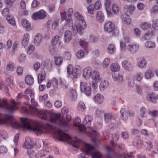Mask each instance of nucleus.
<instances>
[{"mask_svg":"<svg viewBox=\"0 0 158 158\" xmlns=\"http://www.w3.org/2000/svg\"><path fill=\"white\" fill-rule=\"evenodd\" d=\"M5 123L10 125L12 127L18 129L24 128L30 131H34L37 135L40 136L43 133L57 132L59 137L58 140L61 141H66L73 147L77 148V138H71L60 129L57 128L51 124L47 123L40 126L39 124L32 120L26 118H21V125L12 116L6 115L5 116Z\"/></svg>","mask_w":158,"mask_h":158,"instance_id":"1","label":"nucleus"},{"mask_svg":"<svg viewBox=\"0 0 158 158\" xmlns=\"http://www.w3.org/2000/svg\"><path fill=\"white\" fill-rule=\"evenodd\" d=\"M31 102L33 106L30 105V109L37 112L40 118L46 121H49L53 123L57 124L60 126H66L68 125V122L63 119L61 116L58 114L52 113L48 111L39 110L36 108L38 104L35 102V99L31 98Z\"/></svg>","mask_w":158,"mask_h":158,"instance_id":"2","label":"nucleus"},{"mask_svg":"<svg viewBox=\"0 0 158 158\" xmlns=\"http://www.w3.org/2000/svg\"><path fill=\"white\" fill-rule=\"evenodd\" d=\"M84 152L78 155L79 158H88V155L92 156V158H101L102 156L100 152L95 151L94 147L88 143L85 144Z\"/></svg>","mask_w":158,"mask_h":158,"instance_id":"3","label":"nucleus"},{"mask_svg":"<svg viewBox=\"0 0 158 158\" xmlns=\"http://www.w3.org/2000/svg\"><path fill=\"white\" fill-rule=\"evenodd\" d=\"M10 101L13 105H8L6 99L0 98V108L5 109L11 112L17 110L19 104V102L15 101L12 98L11 99Z\"/></svg>","mask_w":158,"mask_h":158,"instance_id":"4","label":"nucleus"},{"mask_svg":"<svg viewBox=\"0 0 158 158\" xmlns=\"http://www.w3.org/2000/svg\"><path fill=\"white\" fill-rule=\"evenodd\" d=\"M81 122V119L78 117H76L75 118L74 125L76 126H78L79 130L81 131H84L85 130H88L90 131V134L92 135L94 134L97 133V132L95 130L93 129V128L87 127L86 128L85 126L81 124L80 125H77Z\"/></svg>","mask_w":158,"mask_h":158,"instance_id":"5","label":"nucleus"},{"mask_svg":"<svg viewBox=\"0 0 158 158\" xmlns=\"http://www.w3.org/2000/svg\"><path fill=\"white\" fill-rule=\"evenodd\" d=\"M111 74L113 80L118 83H121L123 80V76L121 74L119 70H112Z\"/></svg>","mask_w":158,"mask_h":158,"instance_id":"6","label":"nucleus"},{"mask_svg":"<svg viewBox=\"0 0 158 158\" xmlns=\"http://www.w3.org/2000/svg\"><path fill=\"white\" fill-rule=\"evenodd\" d=\"M87 27V25L85 21L80 22L76 25L73 27V29L76 30L80 34H82V31Z\"/></svg>","mask_w":158,"mask_h":158,"instance_id":"7","label":"nucleus"},{"mask_svg":"<svg viewBox=\"0 0 158 158\" xmlns=\"http://www.w3.org/2000/svg\"><path fill=\"white\" fill-rule=\"evenodd\" d=\"M47 15L46 12L42 10L38 12H35L32 15V18L34 20L41 19L45 18Z\"/></svg>","mask_w":158,"mask_h":158,"instance_id":"8","label":"nucleus"},{"mask_svg":"<svg viewBox=\"0 0 158 158\" xmlns=\"http://www.w3.org/2000/svg\"><path fill=\"white\" fill-rule=\"evenodd\" d=\"M58 84L57 80L55 78H53L52 79L48 80L46 84L47 88L51 87H53V90H56L58 89Z\"/></svg>","mask_w":158,"mask_h":158,"instance_id":"9","label":"nucleus"},{"mask_svg":"<svg viewBox=\"0 0 158 158\" xmlns=\"http://www.w3.org/2000/svg\"><path fill=\"white\" fill-rule=\"evenodd\" d=\"M80 89L81 92H84L87 96H89L91 94V89L85 83L81 82L80 83Z\"/></svg>","mask_w":158,"mask_h":158,"instance_id":"10","label":"nucleus"},{"mask_svg":"<svg viewBox=\"0 0 158 158\" xmlns=\"http://www.w3.org/2000/svg\"><path fill=\"white\" fill-rule=\"evenodd\" d=\"M115 29L114 24L110 21L107 22L104 25V31L108 33H111L114 31Z\"/></svg>","mask_w":158,"mask_h":158,"instance_id":"11","label":"nucleus"},{"mask_svg":"<svg viewBox=\"0 0 158 158\" xmlns=\"http://www.w3.org/2000/svg\"><path fill=\"white\" fill-rule=\"evenodd\" d=\"M127 50L132 54H135L139 50V46L137 44H129L127 46Z\"/></svg>","mask_w":158,"mask_h":158,"instance_id":"12","label":"nucleus"},{"mask_svg":"<svg viewBox=\"0 0 158 158\" xmlns=\"http://www.w3.org/2000/svg\"><path fill=\"white\" fill-rule=\"evenodd\" d=\"M21 24L23 27L27 31H31L33 29V26L29 21L26 19H23L21 21Z\"/></svg>","mask_w":158,"mask_h":158,"instance_id":"13","label":"nucleus"},{"mask_svg":"<svg viewBox=\"0 0 158 158\" xmlns=\"http://www.w3.org/2000/svg\"><path fill=\"white\" fill-rule=\"evenodd\" d=\"M73 38V34L72 32L69 31H66L64 34V41L65 44L69 43Z\"/></svg>","mask_w":158,"mask_h":158,"instance_id":"14","label":"nucleus"},{"mask_svg":"<svg viewBox=\"0 0 158 158\" xmlns=\"http://www.w3.org/2000/svg\"><path fill=\"white\" fill-rule=\"evenodd\" d=\"M93 70L91 77H92L93 80L95 82H99L102 79L99 73L97 70Z\"/></svg>","mask_w":158,"mask_h":158,"instance_id":"15","label":"nucleus"},{"mask_svg":"<svg viewBox=\"0 0 158 158\" xmlns=\"http://www.w3.org/2000/svg\"><path fill=\"white\" fill-rule=\"evenodd\" d=\"M23 147L28 149H31L33 148V145L31 142V138L29 137L26 138L25 143L23 145Z\"/></svg>","mask_w":158,"mask_h":158,"instance_id":"16","label":"nucleus"},{"mask_svg":"<svg viewBox=\"0 0 158 158\" xmlns=\"http://www.w3.org/2000/svg\"><path fill=\"white\" fill-rule=\"evenodd\" d=\"M135 9V6L132 5H126L124 7V11L126 15H131Z\"/></svg>","mask_w":158,"mask_h":158,"instance_id":"17","label":"nucleus"},{"mask_svg":"<svg viewBox=\"0 0 158 158\" xmlns=\"http://www.w3.org/2000/svg\"><path fill=\"white\" fill-rule=\"evenodd\" d=\"M157 96L156 94L154 93L150 92L147 96V99L149 102L153 103H155Z\"/></svg>","mask_w":158,"mask_h":158,"instance_id":"18","label":"nucleus"},{"mask_svg":"<svg viewBox=\"0 0 158 158\" xmlns=\"http://www.w3.org/2000/svg\"><path fill=\"white\" fill-rule=\"evenodd\" d=\"M146 110L144 107H142L140 109L139 115L138 117V119L139 123H141L142 121L141 120V118H146L147 115H146Z\"/></svg>","mask_w":158,"mask_h":158,"instance_id":"19","label":"nucleus"},{"mask_svg":"<svg viewBox=\"0 0 158 158\" xmlns=\"http://www.w3.org/2000/svg\"><path fill=\"white\" fill-rule=\"evenodd\" d=\"M25 82L27 85H31L34 83V79L31 75H27L25 78Z\"/></svg>","mask_w":158,"mask_h":158,"instance_id":"20","label":"nucleus"},{"mask_svg":"<svg viewBox=\"0 0 158 158\" xmlns=\"http://www.w3.org/2000/svg\"><path fill=\"white\" fill-rule=\"evenodd\" d=\"M121 19L123 22L126 24L129 25L131 23V20L129 16L125 14L122 15Z\"/></svg>","mask_w":158,"mask_h":158,"instance_id":"21","label":"nucleus"},{"mask_svg":"<svg viewBox=\"0 0 158 158\" xmlns=\"http://www.w3.org/2000/svg\"><path fill=\"white\" fill-rule=\"evenodd\" d=\"M93 99L96 102L101 104L103 101L104 97L102 94H98L94 97Z\"/></svg>","mask_w":158,"mask_h":158,"instance_id":"22","label":"nucleus"},{"mask_svg":"<svg viewBox=\"0 0 158 158\" xmlns=\"http://www.w3.org/2000/svg\"><path fill=\"white\" fill-rule=\"evenodd\" d=\"M121 118L123 120H127L128 117L129 112L124 108H122L120 110Z\"/></svg>","mask_w":158,"mask_h":158,"instance_id":"23","label":"nucleus"},{"mask_svg":"<svg viewBox=\"0 0 158 158\" xmlns=\"http://www.w3.org/2000/svg\"><path fill=\"white\" fill-rule=\"evenodd\" d=\"M29 35L27 33L24 34L22 41V44L24 47L26 46L28 44L29 40Z\"/></svg>","mask_w":158,"mask_h":158,"instance_id":"24","label":"nucleus"},{"mask_svg":"<svg viewBox=\"0 0 158 158\" xmlns=\"http://www.w3.org/2000/svg\"><path fill=\"white\" fill-rule=\"evenodd\" d=\"M45 72L44 70H42L40 73L38 75V81L39 84L41 83L45 80Z\"/></svg>","mask_w":158,"mask_h":158,"instance_id":"25","label":"nucleus"},{"mask_svg":"<svg viewBox=\"0 0 158 158\" xmlns=\"http://www.w3.org/2000/svg\"><path fill=\"white\" fill-rule=\"evenodd\" d=\"M42 40V37L40 34L36 35L35 37L34 43L35 45L39 46Z\"/></svg>","mask_w":158,"mask_h":158,"instance_id":"26","label":"nucleus"},{"mask_svg":"<svg viewBox=\"0 0 158 158\" xmlns=\"http://www.w3.org/2000/svg\"><path fill=\"white\" fill-rule=\"evenodd\" d=\"M95 18L100 23L102 22L104 19V16L102 12L101 11H98L96 13L95 15Z\"/></svg>","mask_w":158,"mask_h":158,"instance_id":"27","label":"nucleus"},{"mask_svg":"<svg viewBox=\"0 0 158 158\" xmlns=\"http://www.w3.org/2000/svg\"><path fill=\"white\" fill-rule=\"evenodd\" d=\"M93 70H84L83 75L84 77L87 79H89L92 76Z\"/></svg>","mask_w":158,"mask_h":158,"instance_id":"28","label":"nucleus"},{"mask_svg":"<svg viewBox=\"0 0 158 158\" xmlns=\"http://www.w3.org/2000/svg\"><path fill=\"white\" fill-rule=\"evenodd\" d=\"M95 6L94 5L91 4L87 7L88 13L90 15V17L92 18L94 17V11L95 10Z\"/></svg>","mask_w":158,"mask_h":158,"instance_id":"29","label":"nucleus"},{"mask_svg":"<svg viewBox=\"0 0 158 158\" xmlns=\"http://www.w3.org/2000/svg\"><path fill=\"white\" fill-rule=\"evenodd\" d=\"M6 19L9 23L13 26L15 25V21L13 16L10 15H8L6 17Z\"/></svg>","mask_w":158,"mask_h":158,"instance_id":"30","label":"nucleus"},{"mask_svg":"<svg viewBox=\"0 0 158 158\" xmlns=\"http://www.w3.org/2000/svg\"><path fill=\"white\" fill-rule=\"evenodd\" d=\"M145 46L148 48L152 49L156 47V44L155 43L151 41L146 42L144 44Z\"/></svg>","mask_w":158,"mask_h":158,"instance_id":"31","label":"nucleus"},{"mask_svg":"<svg viewBox=\"0 0 158 158\" xmlns=\"http://www.w3.org/2000/svg\"><path fill=\"white\" fill-rule=\"evenodd\" d=\"M108 85V82L106 80H102L99 86L100 89L101 91H103L107 88Z\"/></svg>","mask_w":158,"mask_h":158,"instance_id":"32","label":"nucleus"},{"mask_svg":"<svg viewBox=\"0 0 158 158\" xmlns=\"http://www.w3.org/2000/svg\"><path fill=\"white\" fill-rule=\"evenodd\" d=\"M6 82L9 85L11 88L14 87V84L13 82V77L11 76L7 77L6 79Z\"/></svg>","mask_w":158,"mask_h":158,"instance_id":"33","label":"nucleus"},{"mask_svg":"<svg viewBox=\"0 0 158 158\" xmlns=\"http://www.w3.org/2000/svg\"><path fill=\"white\" fill-rule=\"evenodd\" d=\"M147 64L146 60L144 59H141L138 63V66L140 69L144 68Z\"/></svg>","mask_w":158,"mask_h":158,"instance_id":"34","label":"nucleus"},{"mask_svg":"<svg viewBox=\"0 0 158 158\" xmlns=\"http://www.w3.org/2000/svg\"><path fill=\"white\" fill-rule=\"evenodd\" d=\"M27 152V156L29 158H37L36 154L32 149H28Z\"/></svg>","mask_w":158,"mask_h":158,"instance_id":"35","label":"nucleus"},{"mask_svg":"<svg viewBox=\"0 0 158 158\" xmlns=\"http://www.w3.org/2000/svg\"><path fill=\"white\" fill-rule=\"evenodd\" d=\"M55 64L57 66H60L63 62V58L60 56H55L54 57Z\"/></svg>","mask_w":158,"mask_h":158,"instance_id":"36","label":"nucleus"},{"mask_svg":"<svg viewBox=\"0 0 158 158\" xmlns=\"http://www.w3.org/2000/svg\"><path fill=\"white\" fill-rule=\"evenodd\" d=\"M67 73L69 74L75 78H77L79 75L77 70H67Z\"/></svg>","mask_w":158,"mask_h":158,"instance_id":"37","label":"nucleus"},{"mask_svg":"<svg viewBox=\"0 0 158 158\" xmlns=\"http://www.w3.org/2000/svg\"><path fill=\"white\" fill-rule=\"evenodd\" d=\"M69 96L71 98V100L73 101H75L77 98V95L76 91L73 89H71Z\"/></svg>","mask_w":158,"mask_h":158,"instance_id":"38","label":"nucleus"},{"mask_svg":"<svg viewBox=\"0 0 158 158\" xmlns=\"http://www.w3.org/2000/svg\"><path fill=\"white\" fill-rule=\"evenodd\" d=\"M104 117L105 121L106 123L110 122L112 119V114L111 113H108L105 114Z\"/></svg>","mask_w":158,"mask_h":158,"instance_id":"39","label":"nucleus"},{"mask_svg":"<svg viewBox=\"0 0 158 158\" xmlns=\"http://www.w3.org/2000/svg\"><path fill=\"white\" fill-rule=\"evenodd\" d=\"M107 49L108 53L111 54L114 53L116 51V48L112 44H110L108 45Z\"/></svg>","mask_w":158,"mask_h":158,"instance_id":"40","label":"nucleus"},{"mask_svg":"<svg viewBox=\"0 0 158 158\" xmlns=\"http://www.w3.org/2000/svg\"><path fill=\"white\" fill-rule=\"evenodd\" d=\"M154 74L151 70H148L145 73V77L147 79H149L153 77Z\"/></svg>","mask_w":158,"mask_h":158,"instance_id":"41","label":"nucleus"},{"mask_svg":"<svg viewBox=\"0 0 158 158\" xmlns=\"http://www.w3.org/2000/svg\"><path fill=\"white\" fill-rule=\"evenodd\" d=\"M86 106L84 102H80L78 105L77 109L78 111L83 112L85 110Z\"/></svg>","mask_w":158,"mask_h":158,"instance_id":"42","label":"nucleus"},{"mask_svg":"<svg viewBox=\"0 0 158 158\" xmlns=\"http://www.w3.org/2000/svg\"><path fill=\"white\" fill-rule=\"evenodd\" d=\"M111 9L112 12L114 14H117L119 12L120 10V7L117 4L114 3L112 5Z\"/></svg>","mask_w":158,"mask_h":158,"instance_id":"43","label":"nucleus"},{"mask_svg":"<svg viewBox=\"0 0 158 158\" xmlns=\"http://www.w3.org/2000/svg\"><path fill=\"white\" fill-rule=\"evenodd\" d=\"M74 16L78 20H79L80 22H82L85 21L83 16L82 15L78 12L76 11L74 13Z\"/></svg>","mask_w":158,"mask_h":158,"instance_id":"44","label":"nucleus"},{"mask_svg":"<svg viewBox=\"0 0 158 158\" xmlns=\"http://www.w3.org/2000/svg\"><path fill=\"white\" fill-rule=\"evenodd\" d=\"M93 118L92 116L90 115H88L85 117L83 121V123H85L89 125L90 124Z\"/></svg>","mask_w":158,"mask_h":158,"instance_id":"45","label":"nucleus"},{"mask_svg":"<svg viewBox=\"0 0 158 158\" xmlns=\"http://www.w3.org/2000/svg\"><path fill=\"white\" fill-rule=\"evenodd\" d=\"M24 94L26 95L29 94L31 98H33L34 95V90L31 87H28L25 90Z\"/></svg>","mask_w":158,"mask_h":158,"instance_id":"46","label":"nucleus"},{"mask_svg":"<svg viewBox=\"0 0 158 158\" xmlns=\"http://www.w3.org/2000/svg\"><path fill=\"white\" fill-rule=\"evenodd\" d=\"M59 41V36L56 35L55 36L53 37L52 40V43L53 45H56L59 43V44H60V43Z\"/></svg>","mask_w":158,"mask_h":158,"instance_id":"47","label":"nucleus"},{"mask_svg":"<svg viewBox=\"0 0 158 158\" xmlns=\"http://www.w3.org/2000/svg\"><path fill=\"white\" fill-rule=\"evenodd\" d=\"M118 138L119 136L118 135L116 134H113L112 135L113 140L111 141V144L114 146H116L117 144L114 143L113 141H117L118 139Z\"/></svg>","mask_w":158,"mask_h":158,"instance_id":"48","label":"nucleus"},{"mask_svg":"<svg viewBox=\"0 0 158 158\" xmlns=\"http://www.w3.org/2000/svg\"><path fill=\"white\" fill-rule=\"evenodd\" d=\"M4 2L6 7L10 8L13 6L14 3L11 0H4Z\"/></svg>","mask_w":158,"mask_h":158,"instance_id":"49","label":"nucleus"},{"mask_svg":"<svg viewBox=\"0 0 158 158\" xmlns=\"http://www.w3.org/2000/svg\"><path fill=\"white\" fill-rule=\"evenodd\" d=\"M122 65L123 68L124 69H129L131 68V64L126 60L123 61L122 62Z\"/></svg>","mask_w":158,"mask_h":158,"instance_id":"50","label":"nucleus"},{"mask_svg":"<svg viewBox=\"0 0 158 158\" xmlns=\"http://www.w3.org/2000/svg\"><path fill=\"white\" fill-rule=\"evenodd\" d=\"M152 26L154 30H158V19L152 20Z\"/></svg>","mask_w":158,"mask_h":158,"instance_id":"51","label":"nucleus"},{"mask_svg":"<svg viewBox=\"0 0 158 158\" xmlns=\"http://www.w3.org/2000/svg\"><path fill=\"white\" fill-rule=\"evenodd\" d=\"M153 36V34L152 32H148L144 34L143 38L145 40H150Z\"/></svg>","mask_w":158,"mask_h":158,"instance_id":"52","label":"nucleus"},{"mask_svg":"<svg viewBox=\"0 0 158 158\" xmlns=\"http://www.w3.org/2000/svg\"><path fill=\"white\" fill-rule=\"evenodd\" d=\"M6 66L7 69H14L15 68V64L11 62H7Z\"/></svg>","mask_w":158,"mask_h":158,"instance_id":"53","label":"nucleus"},{"mask_svg":"<svg viewBox=\"0 0 158 158\" xmlns=\"http://www.w3.org/2000/svg\"><path fill=\"white\" fill-rule=\"evenodd\" d=\"M48 152L47 151L41 150L38 153V157L42 158L48 155Z\"/></svg>","mask_w":158,"mask_h":158,"instance_id":"54","label":"nucleus"},{"mask_svg":"<svg viewBox=\"0 0 158 158\" xmlns=\"http://www.w3.org/2000/svg\"><path fill=\"white\" fill-rule=\"evenodd\" d=\"M150 24L147 22H143L141 23L140 27L143 30H146L149 28Z\"/></svg>","mask_w":158,"mask_h":158,"instance_id":"55","label":"nucleus"},{"mask_svg":"<svg viewBox=\"0 0 158 158\" xmlns=\"http://www.w3.org/2000/svg\"><path fill=\"white\" fill-rule=\"evenodd\" d=\"M145 143V146L146 149L150 151L151 149L153 148V145L152 142L151 141L146 142Z\"/></svg>","mask_w":158,"mask_h":158,"instance_id":"56","label":"nucleus"},{"mask_svg":"<svg viewBox=\"0 0 158 158\" xmlns=\"http://www.w3.org/2000/svg\"><path fill=\"white\" fill-rule=\"evenodd\" d=\"M104 113V112L102 110L100 109H97L95 112V116L97 117H100L102 116Z\"/></svg>","mask_w":158,"mask_h":158,"instance_id":"57","label":"nucleus"},{"mask_svg":"<svg viewBox=\"0 0 158 158\" xmlns=\"http://www.w3.org/2000/svg\"><path fill=\"white\" fill-rule=\"evenodd\" d=\"M110 62V59L108 58L104 59L103 62V67L104 68H106L109 65Z\"/></svg>","mask_w":158,"mask_h":158,"instance_id":"58","label":"nucleus"},{"mask_svg":"<svg viewBox=\"0 0 158 158\" xmlns=\"http://www.w3.org/2000/svg\"><path fill=\"white\" fill-rule=\"evenodd\" d=\"M0 135L3 139H7L8 136L7 133L4 131H0Z\"/></svg>","mask_w":158,"mask_h":158,"instance_id":"59","label":"nucleus"},{"mask_svg":"<svg viewBox=\"0 0 158 158\" xmlns=\"http://www.w3.org/2000/svg\"><path fill=\"white\" fill-rule=\"evenodd\" d=\"M33 67L34 69H42L44 68L43 66L39 62H36L33 65Z\"/></svg>","mask_w":158,"mask_h":158,"instance_id":"60","label":"nucleus"},{"mask_svg":"<svg viewBox=\"0 0 158 158\" xmlns=\"http://www.w3.org/2000/svg\"><path fill=\"white\" fill-rule=\"evenodd\" d=\"M149 114L153 117H158V111L157 110H154L152 111H149Z\"/></svg>","mask_w":158,"mask_h":158,"instance_id":"61","label":"nucleus"},{"mask_svg":"<svg viewBox=\"0 0 158 158\" xmlns=\"http://www.w3.org/2000/svg\"><path fill=\"white\" fill-rule=\"evenodd\" d=\"M134 144L135 145L137 146L138 148H140L143 145V143L139 139H137L134 140Z\"/></svg>","mask_w":158,"mask_h":158,"instance_id":"62","label":"nucleus"},{"mask_svg":"<svg viewBox=\"0 0 158 158\" xmlns=\"http://www.w3.org/2000/svg\"><path fill=\"white\" fill-rule=\"evenodd\" d=\"M8 8L6 7L4 8L1 11L2 15L3 16H7L8 14L9 13V8Z\"/></svg>","mask_w":158,"mask_h":158,"instance_id":"63","label":"nucleus"},{"mask_svg":"<svg viewBox=\"0 0 158 158\" xmlns=\"http://www.w3.org/2000/svg\"><path fill=\"white\" fill-rule=\"evenodd\" d=\"M151 11L154 14H157L158 13V5H154L152 8Z\"/></svg>","mask_w":158,"mask_h":158,"instance_id":"64","label":"nucleus"}]
</instances>
